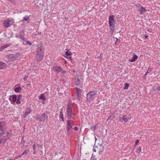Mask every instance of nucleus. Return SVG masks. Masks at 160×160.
I'll return each instance as SVG.
<instances>
[{"mask_svg": "<svg viewBox=\"0 0 160 160\" xmlns=\"http://www.w3.org/2000/svg\"><path fill=\"white\" fill-rule=\"evenodd\" d=\"M19 54L16 53L15 54H8L6 56V58L8 59V61L11 62L14 61L19 56Z\"/></svg>", "mask_w": 160, "mask_h": 160, "instance_id": "f257e3e1", "label": "nucleus"}, {"mask_svg": "<svg viewBox=\"0 0 160 160\" xmlns=\"http://www.w3.org/2000/svg\"><path fill=\"white\" fill-rule=\"evenodd\" d=\"M14 23V21L12 18H8L5 20L3 22V26L5 28L10 27Z\"/></svg>", "mask_w": 160, "mask_h": 160, "instance_id": "f03ea898", "label": "nucleus"}, {"mask_svg": "<svg viewBox=\"0 0 160 160\" xmlns=\"http://www.w3.org/2000/svg\"><path fill=\"white\" fill-rule=\"evenodd\" d=\"M97 92L92 91L89 92L87 95V99L88 101L90 102L95 98V96L97 94Z\"/></svg>", "mask_w": 160, "mask_h": 160, "instance_id": "7ed1b4c3", "label": "nucleus"}, {"mask_svg": "<svg viewBox=\"0 0 160 160\" xmlns=\"http://www.w3.org/2000/svg\"><path fill=\"white\" fill-rule=\"evenodd\" d=\"M67 113L68 116V118L69 119L72 118V116L74 115L72 114V105L69 103L68 105Z\"/></svg>", "mask_w": 160, "mask_h": 160, "instance_id": "20e7f679", "label": "nucleus"}, {"mask_svg": "<svg viewBox=\"0 0 160 160\" xmlns=\"http://www.w3.org/2000/svg\"><path fill=\"white\" fill-rule=\"evenodd\" d=\"M36 118L37 120H39L40 122H43L48 118V112L44 113L42 115H38L36 117Z\"/></svg>", "mask_w": 160, "mask_h": 160, "instance_id": "39448f33", "label": "nucleus"}, {"mask_svg": "<svg viewBox=\"0 0 160 160\" xmlns=\"http://www.w3.org/2000/svg\"><path fill=\"white\" fill-rule=\"evenodd\" d=\"M43 46L42 44H40L38 46L37 54H43L44 53Z\"/></svg>", "mask_w": 160, "mask_h": 160, "instance_id": "423d86ee", "label": "nucleus"}, {"mask_svg": "<svg viewBox=\"0 0 160 160\" xmlns=\"http://www.w3.org/2000/svg\"><path fill=\"white\" fill-rule=\"evenodd\" d=\"M113 16H114L113 15L112 16H110L109 18V22L110 27H115V23L114 21Z\"/></svg>", "mask_w": 160, "mask_h": 160, "instance_id": "0eeeda50", "label": "nucleus"}, {"mask_svg": "<svg viewBox=\"0 0 160 160\" xmlns=\"http://www.w3.org/2000/svg\"><path fill=\"white\" fill-rule=\"evenodd\" d=\"M104 146L103 145L100 144L96 147L97 151L100 154H102L104 150Z\"/></svg>", "mask_w": 160, "mask_h": 160, "instance_id": "6e6552de", "label": "nucleus"}, {"mask_svg": "<svg viewBox=\"0 0 160 160\" xmlns=\"http://www.w3.org/2000/svg\"><path fill=\"white\" fill-rule=\"evenodd\" d=\"M67 123V131H68L71 129L73 125V121L72 120H68Z\"/></svg>", "mask_w": 160, "mask_h": 160, "instance_id": "1a4fd4ad", "label": "nucleus"}, {"mask_svg": "<svg viewBox=\"0 0 160 160\" xmlns=\"http://www.w3.org/2000/svg\"><path fill=\"white\" fill-rule=\"evenodd\" d=\"M43 54H37L36 56V60L37 62H40L43 58Z\"/></svg>", "mask_w": 160, "mask_h": 160, "instance_id": "9d476101", "label": "nucleus"}, {"mask_svg": "<svg viewBox=\"0 0 160 160\" xmlns=\"http://www.w3.org/2000/svg\"><path fill=\"white\" fill-rule=\"evenodd\" d=\"M24 35L25 33L24 30H21L19 34L20 38L23 40L24 41H25L26 40L25 38L24 37Z\"/></svg>", "mask_w": 160, "mask_h": 160, "instance_id": "9b49d317", "label": "nucleus"}, {"mask_svg": "<svg viewBox=\"0 0 160 160\" xmlns=\"http://www.w3.org/2000/svg\"><path fill=\"white\" fill-rule=\"evenodd\" d=\"M9 99L11 102H15L17 99V96L15 95H11Z\"/></svg>", "mask_w": 160, "mask_h": 160, "instance_id": "f8f14e48", "label": "nucleus"}, {"mask_svg": "<svg viewBox=\"0 0 160 160\" xmlns=\"http://www.w3.org/2000/svg\"><path fill=\"white\" fill-rule=\"evenodd\" d=\"M7 67L6 64L3 62H0V69H4Z\"/></svg>", "mask_w": 160, "mask_h": 160, "instance_id": "ddd939ff", "label": "nucleus"}, {"mask_svg": "<svg viewBox=\"0 0 160 160\" xmlns=\"http://www.w3.org/2000/svg\"><path fill=\"white\" fill-rule=\"evenodd\" d=\"M5 124L4 122H0V130L3 131V128L5 127Z\"/></svg>", "mask_w": 160, "mask_h": 160, "instance_id": "4468645a", "label": "nucleus"}, {"mask_svg": "<svg viewBox=\"0 0 160 160\" xmlns=\"http://www.w3.org/2000/svg\"><path fill=\"white\" fill-rule=\"evenodd\" d=\"M54 71H56L57 72H58L61 71V68L59 66H55L53 68Z\"/></svg>", "mask_w": 160, "mask_h": 160, "instance_id": "2eb2a0df", "label": "nucleus"}, {"mask_svg": "<svg viewBox=\"0 0 160 160\" xmlns=\"http://www.w3.org/2000/svg\"><path fill=\"white\" fill-rule=\"evenodd\" d=\"M10 45L8 44H5L3 46H2L0 47V51H2L5 48H7Z\"/></svg>", "mask_w": 160, "mask_h": 160, "instance_id": "dca6fc26", "label": "nucleus"}, {"mask_svg": "<svg viewBox=\"0 0 160 160\" xmlns=\"http://www.w3.org/2000/svg\"><path fill=\"white\" fill-rule=\"evenodd\" d=\"M138 56L137 55H134L131 59H129V61L131 62H134L138 58Z\"/></svg>", "mask_w": 160, "mask_h": 160, "instance_id": "f3484780", "label": "nucleus"}, {"mask_svg": "<svg viewBox=\"0 0 160 160\" xmlns=\"http://www.w3.org/2000/svg\"><path fill=\"white\" fill-rule=\"evenodd\" d=\"M138 6L139 7H140L141 9L140 10V12L141 14H143L146 11V10L144 8H143L140 5H138Z\"/></svg>", "mask_w": 160, "mask_h": 160, "instance_id": "a211bd4d", "label": "nucleus"}, {"mask_svg": "<svg viewBox=\"0 0 160 160\" xmlns=\"http://www.w3.org/2000/svg\"><path fill=\"white\" fill-rule=\"evenodd\" d=\"M39 99L45 101L46 100V98L45 96L43 94H41L39 97Z\"/></svg>", "mask_w": 160, "mask_h": 160, "instance_id": "6ab92c4d", "label": "nucleus"}, {"mask_svg": "<svg viewBox=\"0 0 160 160\" xmlns=\"http://www.w3.org/2000/svg\"><path fill=\"white\" fill-rule=\"evenodd\" d=\"M21 88L20 87H18L17 88H16L14 89V91L16 92H19L21 91Z\"/></svg>", "mask_w": 160, "mask_h": 160, "instance_id": "aec40b11", "label": "nucleus"}, {"mask_svg": "<svg viewBox=\"0 0 160 160\" xmlns=\"http://www.w3.org/2000/svg\"><path fill=\"white\" fill-rule=\"evenodd\" d=\"M23 20L26 21H30V19L29 18V16H26L25 17H24L23 18Z\"/></svg>", "mask_w": 160, "mask_h": 160, "instance_id": "412c9836", "label": "nucleus"}, {"mask_svg": "<svg viewBox=\"0 0 160 160\" xmlns=\"http://www.w3.org/2000/svg\"><path fill=\"white\" fill-rule=\"evenodd\" d=\"M30 109H28L25 112V114L24 115V117H26L30 113Z\"/></svg>", "mask_w": 160, "mask_h": 160, "instance_id": "4be33fe9", "label": "nucleus"}, {"mask_svg": "<svg viewBox=\"0 0 160 160\" xmlns=\"http://www.w3.org/2000/svg\"><path fill=\"white\" fill-rule=\"evenodd\" d=\"M59 118L61 119L63 121H64L63 112H60L59 114Z\"/></svg>", "mask_w": 160, "mask_h": 160, "instance_id": "5701e85b", "label": "nucleus"}, {"mask_svg": "<svg viewBox=\"0 0 160 160\" xmlns=\"http://www.w3.org/2000/svg\"><path fill=\"white\" fill-rule=\"evenodd\" d=\"M28 154V153L27 151L26 150L21 155L19 156L18 157H20L22 156H23L24 155H25V156H27V155Z\"/></svg>", "mask_w": 160, "mask_h": 160, "instance_id": "b1692460", "label": "nucleus"}, {"mask_svg": "<svg viewBox=\"0 0 160 160\" xmlns=\"http://www.w3.org/2000/svg\"><path fill=\"white\" fill-rule=\"evenodd\" d=\"M129 119H130V118L129 117L126 118L125 116H124L123 117L122 120L125 122H127Z\"/></svg>", "mask_w": 160, "mask_h": 160, "instance_id": "393cba45", "label": "nucleus"}, {"mask_svg": "<svg viewBox=\"0 0 160 160\" xmlns=\"http://www.w3.org/2000/svg\"><path fill=\"white\" fill-rule=\"evenodd\" d=\"M6 139L4 138H1L0 139V144H1L2 143H4L6 141Z\"/></svg>", "mask_w": 160, "mask_h": 160, "instance_id": "a878e982", "label": "nucleus"}, {"mask_svg": "<svg viewBox=\"0 0 160 160\" xmlns=\"http://www.w3.org/2000/svg\"><path fill=\"white\" fill-rule=\"evenodd\" d=\"M77 98H78V101H80L81 99V93H77Z\"/></svg>", "mask_w": 160, "mask_h": 160, "instance_id": "bb28decb", "label": "nucleus"}, {"mask_svg": "<svg viewBox=\"0 0 160 160\" xmlns=\"http://www.w3.org/2000/svg\"><path fill=\"white\" fill-rule=\"evenodd\" d=\"M65 54L67 56H70L72 54V53L69 50H68L65 52Z\"/></svg>", "mask_w": 160, "mask_h": 160, "instance_id": "cd10ccee", "label": "nucleus"}, {"mask_svg": "<svg viewBox=\"0 0 160 160\" xmlns=\"http://www.w3.org/2000/svg\"><path fill=\"white\" fill-rule=\"evenodd\" d=\"M129 86V84L128 83H126L125 84V85L123 87L124 89H127L128 88V87Z\"/></svg>", "mask_w": 160, "mask_h": 160, "instance_id": "c85d7f7f", "label": "nucleus"}, {"mask_svg": "<svg viewBox=\"0 0 160 160\" xmlns=\"http://www.w3.org/2000/svg\"><path fill=\"white\" fill-rule=\"evenodd\" d=\"M110 28H111L110 32L112 34L114 32V31L115 30V27H112Z\"/></svg>", "mask_w": 160, "mask_h": 160, "instance_id": "c756f323", "label": "nucleus"}, {"mask_svg": "<svg viewBox=\"0 0 160 160\" xmlns=\"http://www.w3.org/2000/svg\"><path fill=\"white\" fill-rule=\"evenodd\" d=\"M141 148L140 146L136 150V152L138 153H139L141 151Z\"/></svg>", "mask_w": 160, "mask_h": 160, "instance_id": "7c9ffc66", "label": "nucleus"}, {"mask_svg": "<svg viewBox=\"0 0 160 160\" xmlns=\"http://www.w3.org/2000/svg\"><path fill=\"white\" fill-rule=\"evenodd\" d=\"M96 125H94L92 127H91V129L92 131H94L96 129Z\"/></svg>", "mask_w": 160, "mask_h": 160, "instance_id": "2f4dec72", "label": "nucleus"}, {"mask_svg": "<svg viewBox=\"0 0 160 160\" xmlns=\"http://www.w3.org/2000/svg\"><path fill=\"white\" fill-rule=\"evenodd\" d=\"M76 92L77 93H81V89L78 88H76Z\"/></svg>", "mask_w": 160, "mask_h": 160, "instance_id": "473e14b6", "label": "nucleus"}, {"mask_svg": "<svg viewBox=\"0 0 160 160\" xmlns=\"http://www.w3.org/2000/svg\"><path fill=\"white\" fill-rule=\"evenodd\" d=\"M80 83V80L79 79H78L77 81L76 82L75 85L77 86H78Z\"/></svg>", "mask_w": 160, "mask_h": 160, "instance_id": "72a5a7b5", "label": "nucleus"}, {"mask_svg": "<svg viewBox=\"0 0 160 160\" xmlns=\"http://www.w3.org/2000/svg\"><path fill=\"white\" fill-rule=\"evenodd\" d=\"M151 71V69L150 68H149L148 69V71L146 72V74H147L148 73L150 72Z\"/></svg>", "mask_w": 160, "mask_h": 160, "instance_id": "f704fd0d", "label": "nucleus"}, {"mask_svg": "<svg viewBox=\"0 0 160 160\" xmlns=\"http://www.w3.org/2000/svg\"><path fill=\"white\" fill-rule=\"evenodd\" d=\"M16 101V102L17 104H20L21 103V102H20V100H19V99H17Z\"/></svg>", "mask_w": 160, "mask_h": 160, "instance_id": "c9c22d12", "label": "nucleus"}, {"mask_svg": "<svg viewBox=\"0 0 160 160\" xmlns=\"http://www.w3.org/2000/svg\"><path fill=\"white\" fill-rule=\"evenodd\" d=\"M22 97V96L21 95H19L18 96L17 99L20 100L21 98Z\"/></svg>", "mask_w": 160, "mask_h": 160, "instance_id": "e433bc0d", "label": "nucleus"}, {"mask_svg": "<svg viewBox=\"0 0 160 160\" xmlns=\"http://www.w3.org/2000/svg\"><path fill=\"white\" fill-rule=\"evenodd\" d=\"M32 147L33 148V150H34V152H35V149H36V147H35V144H34L32 145Z\"/></svg>", "mask_w": 160, "mask_h": 160, "instance_id": "4c0bfd02", "label": "nucleus"}, {"mask_svg": "<svg viewBox=\"0 0 160 160\" xmlns=\"http://www.w3.org/2000/svg\"><path fill=\"white\" fill-rule=\"evenodd\" d=\"M27 44H28L29 45H31L32 44V43L31 42H29L28 41H27Z\"/></svg>", "mask_w": 160, "mask_h": 160, "instance_id": "58836bf2", "label": "nucleus"}, {"mask_svg": "<svg viewBox=\"0 0 160 160\" xmlns=\"http://www.w3.org/2000/svg\"><path fill=\"white\" fill-rule=\"evenodd\" d=\"M74 129L75 131H77L78 130V128L77 127H75L74 128Z\"/></svg>", "mask_w": 160, "mask_h": 160, "instance_id": "ea45409f", "label": "nucleus"}, {"mask_svg": "<svg viewBox=\"0 0 160 160\" xmlns=\"http://www.w3.org/2000/svg\"><path fill=\"white\" fill-rule=\"evenodd\" d=\"M2 132L0 133V136H2L4 134V132L3 131H2Z\"/></svg>", "mask_w": 160, "mask_h": 160, "instance_id": "a19ab883", "label": "nucleus"}, {"mask_svg": "<svg viewBox=\"0 0 160 160\" xmlns=\"http://www.w3.org/2000/svg\"><path fill=\"white\" fill-rule=\"evenodd\" d=\"M139 142V140H137L136 141V144L135 145H136Z\"/></svg>", "mask_w": 160, "mask_h": 160, "instance_id": "79ce46f5", "label": "nucleus"}, {"mask_svg": "<svg viewBox=\"0 0 160 160\" xmlns=\"http://www.w3.org/2000/svg\"><path fill=\"white\" fill-rule=\"evenodd\" d=\"M97 150L95 148H93V151L94 152H96V151Z\"/></svg>", "mask_w": 160, "mask_h": 160, "instance_id": "37998d69", "label": "nucleus"}, {"mask_svg": "<svg viewBox=\"0 0 160 160\" xmlns=\"http://www.w3.org/2000/svg\"><path fill=\"white\" fill-rule=\"evenodd\" d=\"M158 91H160V86L157 88Z\"/></svg>", "mask_w": 160, "mask_h": 160, "instance_id": "c03bdc74", "label": "nucleus"}, {"mask_svg": "<svg viewBox=\"0 0 160 160\" xmlns=\"http://www.w3.org/2000/svg\"><path fill=\"white\" fill-rule=\"evenodd\" d=\"M37 146H38V147L39 148V147H40L41 148V146L40 145H39V144H37Z\"/></svg>", "mask_w": 160, "mask_h": 160, "instance_id": "a18cd8bd", "label": "nucleus"}, {"mask_svg": "<svg viewBox=\"0 0 160 160\" xmlns=\"http://www.w3.org/2000/svg\"><path fill=\"white\" fill-rule=\"evenodd\" d=\"M148 36L147 35H145V38L146 39H147V38L148 37Z\"/></svg>", "mask_w": 160, "mask_h": 160, "instance_id": "49530a36", "label": "nucleus"}, {"mask_svg": "<svg viewBox=\"0 0 160 160\" xmlns=\"http://www.w3.org/2000/svg\"><path fill=\"white\" fill-rule=\"evenodd\" d=\"M99 58H100V59H101L102 58V56L100 55V56H99Z\"/></svg>", "mask_w": 160, "mask_h": 160, "instance_id": "de8ad7c7", "label": "nucleus"}, {"mask_svg": "<svg viewBox=\"0 0 160 160\" xmlns=\"http://www.w3.org/2000/svg\"><path fill=\"white\" fill-rule=\"evenodd\" d=\"M147 75V74H145L144 75V77H143V78H144V77H145L146 76V75Z\"/></svg>", "mask_w": 160, "mask_h": 160, "instance_id": "09e8293b", "label": "nucleus"}, {"mask_svg": "<svg viewBox=\"0 0 160 160\" xmlns=\"http://www.w3.org/2000/svg\"><path fill=\"white\" fill-rule=\"evenodd\" d=\"M9 134H10V133H9V132H7V134H8V135H9Z\"/></svg>", "mask_w": 160, "mask_h": 160, "instance_id": "8fccbe9b", "label": "nucleus"}, {"mask_svg": "<svg viewBox=\"0 0 160 160\" xmlns=\"http://www.w3.org/2000/svg\"><path fill=\"white\" fill-rule=\"evenodd\" d=\"M35 152H34H34H33V154H35Z\"/></svg>", "mask_w": 160, "mask_h": 160, "instance_id": "3c124183", "label": "nucleus"}, {"mask_svg": "<svg viewBox=\"0 0 160 160\" xmlns=\"http://www.w3.org/2000/svg\"><path fill=\"white\" fill-rule=\"evenodd\" d=\"M120 119H121V117H120Z\"/></svg>", "mask_w": 160, "mask_h": 160, "instance_id": "603ef678", "label": "nucleus"}]
</instances>
